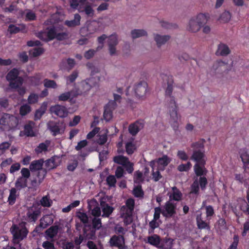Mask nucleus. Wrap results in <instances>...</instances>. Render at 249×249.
I'll return each mask as SVG.
<instances>
[{
	"mask_svg": "<svg viewBox=\"0 0 249 249\" xmlns=\"http://www.w3.org/2000/svg\"><path fill=\"white\" fill-rule=\"evenodd\" d=\"M24 135L27 137H34L35 136L33 131V126L30 123L26 124L24 126Z\"/></svg>",
	"mask_w": 249,
	"mask_h": 249,
	"instance_id": "obj_44",
	"label": "nucleus"
},
{
	"mask_svg": "<svg viewBox=\"0 0 249 249\" xmlns=\"http://www.w3.org/2000/svg\"><path fill=\"white\" fill-rule=\"evenodd\" d=\"M231 51L229 47L223 43H220L218 46L217 50L215 53L217 55L226 56L229 54Z\"/></svg>",
	"mask_w": 249,
	"mask_h": 249,
	"instance_id": "obj_21",
	"label": "nucleus"
},
{
	"mask_svg": "<svg viewBox=\"0 0 249 249\" xmlns=\"http://www.w3.org/2000/svg\"><path fill=\"white\" fill-rule=\"evenodd\" d=\"M101 227L102 222L101 218L94 217L92 221V226H91V228L89 229L91 230V232H94L96 230H99Z\"/></svg>",
	"mask_w": 249,
	"mask_h": 249,
	"instance_id": "obj_33",
	"label": "nucleus"
},
{
	"mask_svg": "<svg viewBox=\"0 0 249 249\" xmlns=\"http://www.w3.org/2000/svg\"><path fill=\"white\" fill-rule=\"evenodd\" d=\"M76 216L80 219L81 222H82L84 224V227L83 228V232L85 234H87L88 232L87 228H91V225L88 224L89 223L88 216L85 213L78 212L76 213Z\"/></svg>",
	"mask_w": 249,
	"mask_h": 249,
	"instance_id": "obj_17",
	"label": "nucleus"
},
{
	"mask_svg": "<svg viewBox=\"0 0 249 249\" xmlns=\"http://www.w3.org/2000/svg\"><path fill=\"white\" fill-rule=\"evenodd\" d=\"M59 227L58 226H52L50 227L46 231V234L49 237L53 238L57 235L58 232Z\"/></svg>",
	"mask_w": 249,
	"mask_h": 249,
	"instance_id": "obj_38",
	"label": "nucleus"
},
{
	"mask_svg": "<svg viewBox=\"0 0 249 249\" xmlns=\"http://www.w3.org/2000/svg\"><path fill=\"white\" fill-rule=\"evenodd\" d=\"M173 193L169 196L170 199L178 201L181 199L182 195L180 191L176 187L172 188Z\"/></svg>",
	"mask_w": 249,
	"mask_h": 249,
	"instance_id": "obj_32",
	"label": "nucleus"
},
{
	"mask_svg": "<svg viewBox=\"0 0 249 249\" xmlns=\"http://www.w3.org/2000/svg\"><path fill=\"white\" fill-rule=\"evenodd\" d=\"M170 38V36L168 35L161 36L156 34L154 36V39L158 47H160L162 45L164 44Z\"/></svg>",
	"mask_w": 249,
	"mask_h": 249,
	"instance_id": "obj_22",
	"label": "nucleus"
},
{
	"mask_svg": "<svg viewBox=\"0 0 249 249\" xmlns=\"http://www.w3.org/2000/svg\"><path fill=\"white\" fill-rule=\"evenodd\" d=\"M173 245V240L170 238H165L160 245L161 249H171Z\"/></svg>",
	"mask_w": 249,
	"mask_h": 249,
	"instance_id": "obj_42",
	"label": "nucleus"
},
{
	"mask_svg": "<svg viewBox=\"0 0 249 249\" xmlns=\"http://www.w3.org/2000/svg\"><path fill=\"white\" fill-rule=\"evenodd\" d=\"M32 110L31 106L27 104H24L20 107L19 114L21 116H24L29 113Z\"/></svg>",
	"mask_w": 249,
	"mask_h": 249,
	"instance_id": "obj_43",
	"label": "nucleus"
},
{
	"mask_svg": "<svg viewBox=\"0 0 249 249\" xmlns=\"http://www.w3.org/2000/svg\"><path fill=\"white\" fill-rule=\"evenodd\" d=\"M10 121H14L16 124L18 122L17 119L14 116L7 113H0V125H10Z\"/></svg>",
	"mask_w": 249,
	"mask_h": 249,
	"instance_id": "obj_15",
	"label": "nucleus"
},
{
	"mask_svg": "<svg viewBox=\"0 0 249 249\" xmlns=\"http://www.w3.org/2000/svg\"><path fill=\"white\" fill-rule=\"evenodd\" d=\"M107 185L110 187H115L117 182L116 179L114 176L109 175L106 179Z\"/></svg>",
	"mask_w": 249,
	"mask_h": 249,
	"instance_id": "obj_51",
	"label": "nucleus"
},
{
	"mask_svg": "<svg viewBox=\"0 0 249 249\" xmlns=\"http://www.w3.org/2000/svg\"><path fill=\"white\" fill-rule=\"evenodd\" d=\"M100 206L103 212L102 216L103 217H108L114 209L113 207L110 206L108 204L103 200L100 201Z\"/></svg>",
	"mask_w": 249,
	"mask_h": 249,
	"instance_id": "obj_18",
	"label": "nucleus"
},
{
	"mask_svg": "<svg viewBox=\"0 0 249 249\" xmlns=\"http://www.w3.org/2000/svg\"><path fill=\"white\" fill-rule=\"evenodd\" d=\"M51 112L57 116L64 118L67 116L68 111L65 107L56 105L50 107Z\"/></svg>",
	"mask_w": 249,
	"mask_h": 249,
	"instance_id": "obj_13",
	"label": "nucleus"
},
{
	"mask_svg": "<svg viewBox=\"0 0 249 249\" xmlns=\"http://www.w3.org/2000/svg\"><path fill=\"white\" fill-rule=\"evenodd\" d=\"M44 86L46 88L56 89L57 85L55 81L48 79H45L44 80Z\"/></svg>",
	"mask_w": 249,
	"mask_h": 249,
	"instance_id": "obj_50",
	"label": "nucleus"
},
{
	"mask_svg": "<svg viewBox=\"0 0 249 249\" xmlns=\"http://www.w3.org/2000/svg\"><path fill=\"white\" fill-rule=\"evenodd\" d=\"M19 71L17 68L11 70L6 76V80L9 82V87L11 88H17L22 85L23 78L19 76Z\"/></svg>",
	"mask_w": 249,
	"mask_h": 249,
	"instance_id": "obj_2",
	"label": "nucleus"
},
{
	"mask_svg": "<svg viewBox=\"0 0 249 249\" xmlns=\"http://www.w3.org/2000/svg\"><path fill=\"white\" fill-rule=\"evenodd\" d=\"M11 231L13 236V240L17 243H19L26 238L28 233V231L25 226L19 227L15 224L12 226Z\"/></svg>",
	"mask_w": 249,
	"mask_h": 249,
	"instance_id": "obj_3",
	"label": "nucleus"
},
{
	"mask_svg": "<svg viewBox=\"0 0 249 249\" xmlns=\"http://www.w3.org/2000/svg\"><path fill=\"white\" fill-rule=\"evenodd\" d=\"M87 0H70V6L72 9H77L84 6Z\"/></svg>",
	"mask_w": 249,
	"mask_h": 249,
	"instance_id": "obj_40",
	"label": "nucleus"
},
{
	"mask_svg": "<svg viewBox=\"0 0 249 249\" xmlns=\"http://www.w3.org/2000/svg\"><path fill=\"white\" fill-rule=\"evenodd\" d=\"M196 222L198 229H206L208 231L210 230L211 227L209 222L204 221L201 217V214H198L196 217Z\"/></svg>",
	"mask_w": 249,
	"mask_h": 249,
	"instance_id": "obj_20",
	"label": "nucleus"
},
{
	"mask_svg": "<svg viewBox=\"0 0 249 249\" xmlns=\"http://www.w3.org/2000/svg\"><path fill=\"white\" fill-rule=\"evenodd\" d=\"M124 206L128 209L133 211L135 207L134 199L132 198L127 199L125 201V205Z\"/></svg>",
	"mask_w": 249,
	"mask_h": 249,
	"instance_id": "obj_63",
	"label": "nucleus"
},
{
	"mask_svg": "<svg viewBox=\"0 0 249 249\" xmlns=\"http://www.w3.org/2000/svg\"><path fill=\"white\" fill-rule=\"evenodd\" d=\"M199 184L197 180H195L191 186V194H197L199 192Z\"/></svg>",
	"mask_w": 249,
	"mask_h": 249,
	"instance_id": "obj_60",
	"label": "nucleus"
},
{
	"mask_svg": "<svg viewBox=\"0 0 249 249\" xmlns=\"http://www.w3.org/2000/svg\"><path fill=\"white\" fill-rule=\"evenodd\" d=\"M86 66L88 68V69L91 70V75L92 76L94 75L95 73L99 72V69L97 67H95L92 63H87L86 64Z\"/></svg>",
	"mask_w": 249,
	"mask_h": 249,
	"instance_id": "obj_62",
	"label": "nucleus"
},
{
	"mask_svg": "<svg viewBox=\"0 0 249 249\" xmlns=\"http://www.w3.org/2000/svg\"><path fill=\"white\" fill-rule=\"evenodd\" d=\"M143 120H138L131 124L128 127L129 132L132 135L135 136L144 127Z\"/></svg>",
	"mask_w": 249,
	"mask_h": 249,
	"instance_id": "obj_14",
	"label": "nucleus"
},
{
	"mask_svg": "<svg viewBox=\"0 0 249 249\" xmlns=\"http://www.w3.org/2000/svg\"><path fill=\"white\" fill-rule=\"evenodd\" d=\"M39 96L34 93H31L28 97V103L29 104H35L37 103Z\"/></svg>",
	"mask_w": 249,
	"mask_h": 249,
	"instance_id": "obj_52",
	"label": "nucleus"
},
{
	"mask_svg": "<svg viewBox=\"0 0 249 249\" xmlns=\"http://www.w3.org/2000/svg\"><path fill=\"white\" fill-rule=\"evenodd\" d=\"M48 147V145L44 142H41L36 148L35 151L36 153H41L43 151H47Z\"/></svg>",
	"mask_w": 249,
	"mask_h": 249,
	"instance_id": "obj_56",
	"label": "nucleus"
},
{
	"mask_svg": "<svg viewBox=\"0 0 249 249\" xmlns=\"http://www.w3.org/2000/svg\"><path fill=\"white\" fill-rule=\"evenodd\" d=\"M199 180L198 181L199 185L202 190L206 189V185L208 184L207 179L205 177L199 176Z\"/></svg>",
	"mask_w": 249,
	"mask_h": 249,
	"instance_id": "obj_59",
	"label": "nucleus"
},
{
	"mask_svg": "<svg viewBox=\"0 0 249 249\" xmlns=\"http://www.w3.org/2000/svg\"><path fill=\"white\" fill-rule=\"evenodd\" d=\"M206 214L208 220H210L212 216L214 214L213 208L211 205L206 206L205 207Z\"/></svg>",
	"mask_w": 249,
	"mask_h": 249,
	"instance_id": "obj_54",
	"label": "nucleus"
},
{
	"mask_svg": "<svg viewBox=\"0 0 249 249\" xmlns=\"http://www.w3.org/2000/svg\"><path fill=\"white\" fill-rule=\"evenodd\" d=\"M240 157L243 163L244 170H249V153L246 148L240 149L239 151Z\"/></svg>",
	"mask_w": 249,
	"mask_h": 249,
	"instance_id": "obj_16",
	"label": "nucleus"
},
{
	"mask_svg": "<svg viewBox=\"0 0 249 249\" xmlns=\"http://www.w3.org/2000/svg\"><path fill=\"white\" fill-rule=\"evenodd\" d=\"M240 210L246 215H249V203L246 201L240 205Z\"/></svg>",
	"mask_w": 249,
	"mask_h": 249,
	"instance_id": "obj_64",
	"label": "nucleus"
},
{
	"mask_svg": "<svg viewBox=\"0 0 249 249\" xmlns=\"http://www.w3.org/2000/svg\"><path fill=\"white\" fill-rule=\"evenodd\" d=\"M109 244L111 247L118 248V249L127 248L124 246V238L123 235H114L109 240Z\"/></svg>",
	"mask_w": 249,
	"mask_h": 249,
	"instance_id": "obj_9",
	"label": "nucleus"
},
{
	"mask_svg": "<svg viewBox=\"0 0 249 249\" xmlns=\"http://www.w3.org/2000/svg\"><path fill=\"white\" fill-rule=\"evenodd\" d=\"M161 77L163 79L164 77L166 78L167 86L165 89V96L166 98H167V97L170 98V100L167 101V106L168 108H171V106H173V105H171V100L173 99L174 101L176 102L175 97L172 95L173 91V78L172 75H164V74H161Z\"/></svg>",
	"mask_w": 249,
	"mask_h": 249,
	"instance_id": "obj_4",
	"label": "nucleus"
},
{
	"mask_svg": "<svg viewBox=\"0 0 249 249\" xmlns=\"http://www.w3.org/2000/svg\"><path fill=\"white\" fill-rule=\"evenodd\" d=\"M41 78L42 75L38 73H36L34 76H29L28 77V80L31 85L36 86H38L40 84Z\"/></svg>",
	"mask_w": 249,
	"mask_h": 249,
	"instance_id": "obj_29",
	"label": "nucleus"
},
{
	"mask_svg": "<svg viewBox=\"0 0 249 249\" xmlns=\"http://www.w3.org/2000/svg\"><path fill=\"white\" fill-rule=\"evenodd\" d=\"M28 180L21 177H19L16 181L15 187L16 189L20 190L27 186Z\"/></svg>",
	"mask_w": 249,
	"mask_h": 249,
	"instance_id": "obj_27",
	"label": "nucleus"
},
{
	"mask_svg": "<svg viewBox=\"0 0 249 249\" xmlns=\"http://www.w3.org/2000/svg\"><path fill=\"white\" fill-rule=\"evenodd\" d=\"M135 150L134 144L131 142H128L125 144V150L128 155H132Z\"/></svg>",
	"mask_w": 249,
	"mask_h": 249,
	"instance_id": "obj_55",
	"label": "nucleus"
},
{
	"mask_svg": "<svg viewBox=\"0 0 249 249\" xmlns=\"http://www.w3.org/2000/svg\"><path fill=\"white\" fill-rule=\"evenodd\" d=\"M40 213V211L36 207L33 205L29 207L26 213L27 220L29 222H35Z\"/></svg>",
	"mask_w": 249,
	"mask_h": 249,
	"instance_id": "obj_12",
	"label": "nucleus"
},
{
	"mask_svg": "<svg viewBox=\"0 0 249 249\" xmlns=\"http://www.w3.org/2000/svg\"><path fill=\"white\" fill-rule=\"evenodd\" d=\"M75 61L74 59L69 58L67 59H63L60 64V68L61 70H64L69 71L75 66Z\"/></svg>",
	"mask_w": 249,
	"mask_h": 249,
	"instance_id": "obj_19",
	"label": "nucleus"
},
{
	"mask_svg": "<svg viewBox=\"0 0 249 249\" xmlns=\"http://www.w3.org/2000/svg\"><path fill=\"white\" fill-rule=\"evenodd\" d=\"M235 179L238 181L240 183H244L246 187L249 186V178L248 179H245L244 176L241 174H236L235 175Z\"/></svg>",
	"mask_w": 249,
	"mask_h": 249,
	"instance_id": "obj_48",
	"label": "nucleus"
},
{
	"mask_svg": "<svg viewBox=\"0 0 249 249\" xmlns=\"http://www.w3.org/2000/svg\"><path fill=\"white\" fill-rule=\"evenodd\" d=\"M43 163V160L42 159L34 160L31 163L29 168L32 172L40 170L42 169Z\"/></svg>",
	"mask_w": 249,
	"mask_h": 249,
	"instance_id": "obj_26",
	"label": "nucleus"
},
{
	"mask_svg": "<svg viewBox=\"0 0 249 249\" xmlns=\"http://www.w3.org/2000/svg\"><path fill=\"white\" fill-rule=\"evenodd\" d=\"M192 166V163L188 161L186 164L181 163L179 165L177 169L179 172H187L191 169Z\"/></svg>",
	"mask_w": 249,
	"mask_h": 249,
	"instance_id": "obj_49",
	"label": "nucleus"
},
{
	"mask_svg": "<svg viewBox=\"0 0 249 249\" xmlns=\"http://www.w3.org/2000/svg\"><path fill=\"white\" fill-rule=\"evenodd\" d=\"M49 130L51 132L53 136L62 134L65 130L63 124L59 122L49 121L47 124Z\"/></svg>",
	"mask_w": 249,
	"mask_h": 249,
	"instance_id": "obj_6",
	"label": "nucleus"
},
{
	"mask_svg": "<svg viewBox=\"0 0 249 249\" xmlns=\"http://www.w3.org/2000/svg\"><path fill=\"white\" fill-rule=\"evenodd\" d=\"M41 205L44 207L51 206L52 202L47 196H43L40 201Z\"/></svg>",
	"mask_w": 249,
	"mask_h": 249,
	"instance_id": "obj_53",
	"label": "nucleus"
},
{
	"mask_svg": "<svg viewBox=\"0 0 249 249\" xmlns=\"http://www.w3.org/2000/svg\"><path fill=\"white\" fill-rule=\"evenodd\" d=\"M161 239L159 235L153 234L147 237V243L156 247H160Z\"/></svg>",
	"mask_w": 249,
	"mask_h": 249,
	"instance_id": "obj_24",
	"label": "nucleus"
},
{
	"mask_svg": "<svg viewBox=\"0 0 249 249\" xmlns=\"http://www.w3.org/2000/svg\"><path fill=\"white\" fill-rule=\"evenodd\" d=\"M36 16L35 13L30 10H27L25 15V20L32 21L36 19Z\"/></svg>",
	"mask_w": 249,
	"mask_h": 249,
	"instance_id": "obj_61",
	"label": "nucleus"
},
{
	"mask_svg": "<svg viewBox=\"0 0 249 249\" xmlns=\"http://www.w3.org/2000/svg\"><path fill=\"white\" fill-rule=\"evenodd\" d=\"M72 93V91L62 93L58 96L57 99L59 101H71L73 99V97H71Z\"/></svg>",
	"mask_w": 249,
	"mask_h": 249,
	"instance_id": "obj_34",
	"label": "nucleus"
},
{
	"mask_svg": "<svg viewBox=\"0 0 249 249\" xmlns=\"http://www.w3.org/2000/svg\"><path fill=\"white\" fill-rule=\"evenodd\" d=\"M55 158L53 157L45 161V165L48 170L54 169L58 166L57 163L55 162Z\"/></svg>",
	"mask_w": 249,
	"mask_h": 249,
	"instance_id": "obj_39",
	"label": "nucleus"
},
{
	"mask_svg": "<svg viewBox=\"0 0 249 249\" xmlns=\"http://www.w3.org/2000/svg\"><path fill=\"white\" fill-rule=\"evenodd\" d=\"M118 44V39L116 34L110 35L108 39V46H116Z\"/></svg>",
	"mask_w": 249,
	"mask_h": 249,
	"instance_id": "obj_57",
	"label": "nucleus"
},
{
	"mask_svg": "<svg viewBox=\"0 0 249 249\" xmlns=\"http://www.w3.org/2000/svg\"><path fill=\"white\" fill-rule=\"evenodd\" d=\"M131 35L133 39L146 36L147 34L146 31L143 29H134L131 31Z\"/></svg>",
	"mask_w": 249,
	"mask_h": 249,
	"instance_id": "obj_36",
	"label": "nucleus"
},
{
	"mask_svg": "<svg viewBox=\"0 0 249 249\" xmlns=\"http://www.w3.org/2000/svg\"><path fill=\"white\" fill-rule=\"evenodd\" d=\"M206 140L204 139H200L198 141L194 142L191 144L193 150H204V144Z\"/></svg>",
	"mask_w": 249,
	"mask_h": 249,
	"instance_id": "obj_25",
	"label": "nucleus"
},
{
	"mask_svg": "<svg viewBox=\"0 0 249 249\" xmlns=\"http://www.w3.org/2000/svg\"><path fill=\"white\" fill-rule=\"evenodd\" d=\"M171 105L173 106H171V108H168L170 115L172 121L174 123L172 124V127L175 131L177 130L178 128V107L176 102L173 99L171 101Z\"/></svg>",
	"mask_w": 249,
	"mask_h": 249,
	"instance_id": "obj_5",
	"label": "nucleus"
},
{
	"mask_svg": "<svg viewBox=\"0 0 249 249\" xmlns=\"http://www.w3.org/2000/svg\"><path fill=\"white\" fill-rule=\"evenodd\" d=\"M208 14H199L196 18H194L201 26L205 24L208 21Z\"/></svg>",
	"mask_w": 249,
	"mask_h": 249,
	"instance_id": "obj_37",
	"label": "nucleus"
},
{
	"mask_svg": "<svg viewBox=\"0 0 249 249\" xmlns=\"http://www.w3.org/2000/svg\"><path fill=\"white\" fill-rule=\"evenodd\" d=\"M78 11L80 13L85 12V14L89 17H92L94 15V10L89 5H84L78 8Z\"/></svg>",
	"mask_w": 249,
	"mask_h": 249,
	"instance_id": "obj_28",
	"label": "nucleus"
},
{
	"mask_svg": "<svg viewBox=\"0 0 249 249\" xmlns=\"http://www.w3.org/2000/svg\"><path fill=\"white\" fill-rule=\"evenodd\" d=\"M132 194L136 197H143L144 192L142 188V186L138 185L135 187L133 190Z\"/></svg>",
	"mask_w": 249,
	"mask_h": 249,
	"instance_id": "obj_47",
	"label": "nucleus"
},
{
	"mask_svg": "<svg viewBox=\"0 0 249 249\" xmlns=\"http://www.w3.org/2000/svg\"><path fill=\"white\" fill-rule=\"evenodd\" d=\"M113 160L115 163L123 166L128 160V158L123 155H118L114 157Z\"/></svg>",
	"mask_w": 249,
	"mask_h": 249,
	"instance_id": "obj_41",
	"label": "nucleus"
},
{
	"mask_svg": "<svg viewBox=\"0 0 249 249\" xmlns=\"http://www.w3.org/2000/svg\"><path fill=\"white\" fill-rule=\"evenodd\" d=\"M100 80V78H96L94 77H91L81 82V86L84 92L89 91L91 88L95 86Z\"/></svg>",
	"mask_w": 249,
	"mask_h": 249,
	"instance_id": "obj_10",
	"label": "nucleus"
},
{
	"mask_svg": "<svg viewBox=\"0 0 249 249\" xmlns=\"http://www.w3.org/2000/svg\"><path fill=\"white\" fill-rule=\"evenodd\" d=\"M11 145V143L4 142L0 144V156L3 155L6 150L9 148Z\"/></svg>",
	"mask_w": 249,
	"mask_h": 249,
	"instance_id": "obj_58",
	"label": "nucleus"
},
{
	"mask_svg": "<svg viewBox=\"0 0 249 249\" xmlns=\"http://www.w3.org/2000/svg\"><path fill=\"white\" fill-rule=\"evenodd\" d=\"M189 30L192 32H196L199 30L202 26L200 25L194 18L190 19L189 23Z\"/></svg>",
	"mask_w": 249,
	"mask_h": 249,
	"instance_id": "obj_30",
	"label": "nucleus"
},
{
	"mask_svg": "<svg viewBox=\"0 0 249 249\" xmlns=\"http://www.w3.org/2000/svg\"><path fill=\"white\" fill-rule=\"evenodd\" d=\"M53 222V219L49 215H45L42 217L40 220V226L43 229L47 228Z\"/></svg>",
	"mask_w": 249,
	"mask_h": 249,
	"instance_id": "obj_31",
	"label": "nucleus"
},
{
	"mask_svg": "<svg viewBox=\"0 0 249 249\" xmlns=\"http://www.w3.org/2000/svg\"><path fill=\"white\" fill-rule=\"evenodd\" d=\"M147 83L144 81H141L136 84L133 88L136 96L139 98L144 97L147 92Z\"/></svg>",
	"mask_w": 249,
	"mask_h": 249,
	"instance_id": "obj_8",
	"label": "nucleus"
},
{
	"mask_svg": "<svg viewBox=\"0 0 249 249\" xmlns=\"http://www.w3.org/2000/svg\"><path fill=\"white\" fill-rule=\"evenodd\" d=\"M81 16L78 14L74 15V19L71 20H67L65 21V25L69 27H75L80 24Z\"/></svg>",
	"mask_w": 249,
	"mask_h": 249,
	"instance_id": "obj_23",
	"label": "nucleus"
},
{
	"mask_svg": "<svg viewBox=\"0 0 249 249\" xmlns=\"http://www.w3.org/2000/svg\"><path fill=\"white\" fill-rule=\"evenodd\" d=\"M190 160L196 162L194 170L196 176L206 175L207 170L205 168L206 160L204 150H193Z\"/></svg>",
	"mask_w": 249,
	"mask_h": 249,
	"instance_id": "obj_1",
	"label": "nucleus"
},
{
	"mask_svg": "<svg viewBox=\"0 0 249 249\" xmlns=\"http://www.w3.org/2000/svg\"><path fill=\"white\" fill-rule=\"evenodd\" d=\"M47 36L49 40H52L55 38L56 36V30L54 26L48 27Z\"/></svg>",
	"mask_w": 249,
	"mask_h": 249,
	"instance_id": "obj_46",
	"label": "nucleus"
},
{
	"mask_svg": "<svg viewBox=\"0 0 249 249\" xmlns=\"http://www.w3.org/2000/svg\"><path fill=\"white\" fill-rule=\"evenodd\" d=\"M46 110V106L43 105L38 109H36L34 116V120L35 121L40 120L43 115L45 113Z\"/></svg>",
	"mask_w": 249,
	"mask_h": 249,
	"instance_id": "obj_45",
	"label": "nucleus"
},
{
	"mask_svg": "<svg viewBox=\"0 0 249 249\" xmlns=\"http://www.w3.org/2000/svg\"><path fill=\"white\" fill-rule=\"evenodd\" d=\"M116 106L117 105L114 101H109L105 106L103 117L106 121H109L112 119V111L115 108Z\"/></svg>",
	"mask_w": 249,
	"mask_h": 249,
	"instance_id": "obj_11",
	"label": "nucleus"
},
{
	"mask_svg": "<svg viewBox=\"0 0 249 249\" xmlns=\"http://www.w3.org/2000/svg\"><path fill=\"white\" fill-rule=\"evenodd\" d=\"M176 204L172 203L170 201H167L165 205L162 207V214L163 216L170 218L173 217L176 214Z\"/></svg>",
	"mask_w": 249,
	"mask_h": 249,
	"instance_id": "obj_7",
	"label": "nucleus"
},
{
	"mask_svg": "<svg viewBox=\"0 0 249 249\" xmlns=\"http://www.w3.org/2000/svg\"><path fill=\"white\" fill-rule=\"evenodd\" d=\"M17 189L15 188H12L10 190V194L8 198V202L9 205H13L16 201L17 198Z\"/></svg>",
	"mask_w": 249,
	"mask_h": 249,
	"instance_id": "obj_35",
	"label": "nucleus"
}]
</instances>
